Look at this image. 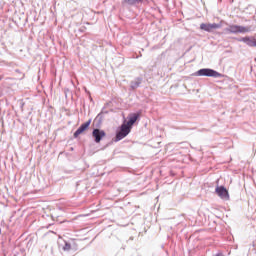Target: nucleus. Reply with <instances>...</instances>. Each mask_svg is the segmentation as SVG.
Masks as SVG:
<instances>
[{"mask_svg": "<svg viewBox=\"0 0 256 256\" xmlns=\"http://www.w3.org/2000/svg\"><path fill=\"white\" fill-rule=\"evenodd\" d=\"M196 75H198L199 77H214L216 79L219 77H223V74L209 68L198 70Z\"/></svg>", "mask_w": 256, "mask_h": 256, "instance_id": "f257e3e1", "label": "nucleus"}, {"mask_svg": "<svg viewBox=\"0 0 256 256\" xmlns=\"http://www.w3.org/2000/svg\"><path fill=\"white\" fill-rule=\"evenodd\" d=\"M227 33L237 34V33H249L251 27L239 26V25H230L226 28Z\"/></svg>", "mask_w": 256, "mask_h": 256, "instance_id": "f03ea898", "label": "nucleus"}, {"mask_svg": "<svg viewBox=\"0 0 256 256\" xmlns=\"http://www.w3.org/2000/svg\"><path fill=\"white\" fill-rule=\"evenodd\" d=\"M129 133H131L130 127L123 123L120 127V131L116 133L115 141H121V139H125Z\"/></svg>", "mask_w": 256, "mask_h": 256, "instance_id": "7ed1b4c3", "label": "nucleus"}, {"mask_svg": "<svg viewBox=\"0 0 256 256\" xmlns=\"http://www.w3.org/2000/svg\"><path fill=\"white\" fill-rule=\"evenodd\" d=\"M216 194L220 199H224V201H229V191L224 186H217L215 189Z\"/></svg>", "mask_w": 256, "mask_h": 256, "instance_id": "20e7f679", "label": "nucleus"}, {"mask_svg": "<svg viewBox=\"0 0 256 256\" xmlns=\"http://www.w3.org/2000/svg\"><path fill=\"white\" fill-rule=\"evenodd\" d=\"M200 29L202 31H207L208 33H211V31H215V29H221V24H217V23H213V24L202 23L200 25Z\"/></svg>", "mask_w": 256, "mask_h": 256, "instance_id": "39448f33", "label": "nucleus"}, {"mask_svg": "<svg viewBox=\"0 0 256 256\" xmlns=\"http://www.w3.org/2000/svg\"><path fill=\"white\" fill-rule=\"evenodd\" d=\"M140 117H141V112L129 114L128 116L129 120L127 123H125V125H127V127L131 129L133 125H135V123L137 122V119H139Z\"/></svg>", "mask_w": 256, "mask_h": 256, "instance_id": "423d86ee", "label": "nucleus"}, {"mask_svg": "<svg viewBox=\"0 0 256 256\" xmlns=\"http://www.w3.org/2000/svg\"><path fill=\"white\" fill-rule=\"evenodd\" d=\"M91 125V120H88L87 122L81 124V126L75 131L74 138L77 139L79 135H83L87 129H89V126Z\"/></svg>", "mask_w": 256, "mask_h": 256, "instance_id": "0eeeda50", "label": "nucleus"}, {"mask_svg": "<svg viewBox=\"0 0 256 256\" xmlns=\"http://www.w3.org/2000/svg\"><path fill=\"white\" fill-rule=\"evenodd\" d=\"M238 41L240 43H246V45H248V47H256V38L255 37H242L239 38Z\"/></svg>", "mask_w": 256, "mask_h": 256, "instance_id": "6e6552de", "label": "nucleus"}, {"mask_svg": "<svg viewBox=\"0 0 256 256\" xmlns=\"http://www.w3.org/2000/svg\"><path fill=\"white\" fill-rule=\"evenodd\" d=\"M105 131L103 130H99V129H94L92 132V136L95 139V143H101V139H103V137H105Z\"/></svg>", "mask_w": 256, "mask_h": 256, "instance_id": "1a4fd4ad", "label": "nucleus"}, {"mask_svg": "<svg viewBox=\"0 0 256 256\" xmlns=\"http://www.w3.org/2000/svg\"><path fill=\"white\" fill-rule=\"evenodd\" d=\"M216 256H225V255H223V253H218L216 254Z\"/></svg>", "mask_w": 256, "mask_h": 256, "instance_id": "9d476101", "label": "nucleus"}, {"mask_svg": "<svg viewBox=\"0 0 256 256\" xmlns=\"http://www.w3.org/2000/svg\"><path fill=\"white\" fill-rule=\"evenodd\" d=\"M16 73H21V70H16Z\"/></svg>", "mask_w": 256, "mask_h": 256, "instance_id": "9b49d317", "label": "nucleus"}, {"mask_svg": "<svg viewBox=\"0 0 256 256\" xmlns=\"http://www.w3.org/2000/svg\"><path fill=\"white\" fill-rule=\"evenodd\" d=\"M0 81H1V77H0Z\"/></svg>", "mask_w": 256, "mask_h": 256, "instance_id": "f8f14e48", "label": "nucleus"}]
</instances>
